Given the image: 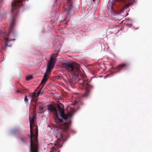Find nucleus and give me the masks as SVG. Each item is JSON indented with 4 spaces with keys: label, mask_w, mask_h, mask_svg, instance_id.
I'll list each match as a JSON object with an SVG mask.
<instances>
[{
    "label": "nucleus",
    "mask_w": 152,
    "mask_h": 152,
    "mask_svg": "<svg viewBox=\"0 0 152 152\" xmlns=\"http://www.w3.org/2000/svg\"><path fill=\"white\" fill-rule=\"evenodd\" d=\"M62 66L66 68L72 75V77L68 79L70 84L73 85L77 82L76 80L78 76L80 75L81 77V79L79 78L77 80L79 88L81 89H84L85 91V92L82 95V96L88 97L90 94L92 87L89 84L88 80L85 75L81 73L79 64L77 63H64Z\"/></svg>",
    "instance_id": "1"
},
{
    "label": "nucleus",
    "mask_w": 152,
    "mask_h": 152,
    "mask_svg": "<svg viewBox=\"0 0 152 152\" xmlns=\"http://www.w3.org/2000/svg\"><path fill=\"white\" fill-rule=\"evenodd\" d=\"M24 101H25V102H28V99H27V96H26L25 97V99H24Z\"/></svg>",
    "instance_id": "16"
},
{
    "label": "nucleus",
    "mask_w": 152,
    "mask_h": 152,
    "mask_svg": "<svg viewBox=\"0 0 152 152\" xmlns=\"http://www.w3.org/2000/svg\"><path fill=\"white\" fill-rule=\"evenodd\" d=\"M58 111L60 115L64 119L66 120L68 118H71L72 116V115L71 114H68L66 115L64 113V110L63 107H61L60 105L58 104L57 105Z\"/></svg>",
    "instance_id": "4"
},
{
    "label": "nucleus",
    "mask_w": 152,
    "mask_h": 152,
    "mask_svg": "<svg viewBox=\"0 0 152 152\" xmlns=\"http://www.w3.org/2000/svg\"><path fill=\"white\" fill-rule=\"evenodd\" d=\"M21 141L25 143L27 141V138L26 137H23L21 138Z\"/></svg>",
    "instance_id": "10"
},
{
    "label": "nucleus",
    "mask_w": 152,
    "mask_h": 152,
    "mask_svg": "<svg viewBox=\"0 0 152 152\" xmlns=\"http://www.w3.org/2000/svg\"><path fill=\"white\" fill-rule=\"evenodd\" d=\"M36 116V114H34L31 118H29L30 133V148L31 152H38V129H37L36 134L34 135L33 132V127L32 124L34 122Z\"/></svg>",
    "instance_id": "3"
},
{
    "label": "nucleus",
    "mask_w": 152,
    "mask_h": 152,
    "mask_svg": "<svg viewBox=\"0 0 152 152\" xmlns=\"http://www.w3.org/2000/svg\"><path fill=\"white\" fill-rule=\"evenodd\" d=\"M47 80L48 79L43 78L40 84L39 85V86L41 85L42 86V88L43 87L44 84L46 83Z\"/></svg>",
    "instance_id": "9"
},
{
    "label": "nucleus",
    "mask_w": 152,
    "mask_h": 152,
    "mask_svg": "<svg viewBox=\"0 0 152 152\" xmlns=\"http://www.w3.org/2000/svg\"><path fill=\"white\" fill-rule=\"evenodd\" d=\"M71 0H67V3L69 4H71ZM70 5H72V4H70Z\"/></svg>",
    "instance_id": "19"
},
{
    "label": "nucleus",
    "mask_w": 152,
    "mask_h": 152,
    "mask_svg": "<svg viewBox=\"0 0 152 152\" xmlns=\"http://www.w3.org/2000/svg\"><path fill=\"white\" fill-rule=\"evenodd\" d=\"M43 90H42V88H41L39 91H40V94H41L43 93Z\"/></svg>",
    "instance_id": "17"
},
{
    "label": "nucleus",
    "mask_w": 152,
    "mask_h": 152,
    "mask_svg": "<svg viewBox=\"0 0 152 152\" xmlns=\"http://www.w3.org/2000/svg\"><path fill=\"white\" fill-rule=\"evenodd\" d=\"M94 3L96 4L98 3V0H92V1Z\"/></svg>",
    "instance_id": "14"
},
{
    "label": "nucleus",
    "mask_w": 152,
    "mask_h": 152,
    "mask_svg": "<svg viewBox=\"0 0 152 152\" xmlns=\"http://www.w3.org/2000/svg\"><path fill=\"white\" fill-rule=\"evenodd\" d=\"M108 9H111V10H113V5L112 4L111 5L109 6V7H108Z\"/></svg>",
    "instance_id": "15"
},
{
    "label": "nucleus",
    "mask_w": 152,
    "mask_h": 152,
    "mask_svg": "<svg viewBox=\"0 0 152 152\" xmlns=\"http://www.w3.org/2000/svg\"><path fill=\"white\" fill-rule=\"evenodd\" d=\"M47 73L48 72H47V71H46V72H45V74H44L43 78L48 79V78L47 77L48 75Z\"/></svg>",
    "instance_id": "13"
},
{
    "label": "nucleus",
    "mask_w": 152,
    "mask_h": 152,
    "mask_svg": "<svg viewBox=\"0 0 152 152\" xmlns=\"http://www.w3.org/2000/svg\"><path fill=\"white\" fill-rule=\"evenodd\" d=\"M133 0H127L126 1V4L124 7V9H126L132 5L133 4Z\"/></svg>",
    "instance_id": "8"
},
{
    "label": "nucleus",
    "mask_w": 152,
    "mask_h": 152,
    "mask_svg": "<svg viewBox=\"0 0 152 152\" xmlns=\"http://www.w3.org/2000/svg\"><path fill=\"white\" fill-rule=\"evenodd\" d=\"M79 101V99H77V100H76L75 101V103L74 104H76Z\"/></svg>",
    "instance_id": "21"
},
{
    "label": "nucleus",
    "mask_w": 152,
    "mask_h": 152,
    "mask_svg": "<svg viewBox=\"0 0 152 152\" xmlns=\"http://www.w3.org/2000/svg\"><path fill=\"white\" fill-rule=\"evenodd\" d=\"M17 91H18V93H20L22 94L23 93V91L21 90H18Z\"/></svg>",
    "instance_id": "20"
},
{
    "label": "nucleus",
    "mask_w": 152,
    "mask_h": 152,
    "mask_svg": "<svg viewBox=\"0 0 152 152\" xmlns=\"http://www.w3.org/2000/svg\"><path fill=\"white\" fill-rule=\"evenodd\" d=\"M40 91H38L37 93H35L34 94H32V96H38L40 94Z\"/></svg>",
    "instance_id": "11"
},
{
    "label": "nucleus",
    "mask_w": 152,
    "mask_h": 152,
    "mask_svg": "<svg viewBox=\"0 0 152 152\" xmlns=\"http://www.w3.org/2000/svg\"><path fill=\"white\" fill-rule=\"evenodd\" d=\"M32 78V77L31 76H27L26 77V80H29Z\"/></svg>",
    "instance_id": "12"
},
{
    "label": "nucleus",
    "mask_w": 152,
    "mask_h": 152,
    "mask_svg": "<svg viewBox=\"0 0 152 152\" xmlns=\"http://www.w3.org/2000/svg\"><path fill=\"white\" fill-rule=\"evenodd\" d=\"M48 110L49 112H51L55 115L54 120L58 122L57 124L61 130L62 133L60 134V138L56 141L53 147H52L50 150V152H54L57 151L58 149L62 147L64 140V137L66 138L69 134L68 131L69 129V126L71 123V118H68V122H63L62 119L59 118L58 115V111L55 107L52 104H50L48 106Z\"/></svg>",
    "instance_id": "2"
},
{
    "label": "nucleus",
    "mask_w": 152,
    "mask_h": 152,
    "mask_svg": "<svg viewBox=\"0 0 152 152\" xmlns=\"http://www.w3.org/2000/svg\"><path fill=\"white\" fill-rule=\"evenodd\" d=\"M15 23V21L14 19H13L10 25V28H9V33H8L7 34V37H6L4 39V40L5 41V46L3 48V49L4 50H5L6 49V48L7 47H10L11 46V45H9L8 44V42H9V41L8 40V37H9V35L10 32V30H11V29L13 26H14V24Z\"/></svg>",
    "instance_id": "5"
},
{
    "label": "nucleus",
    "mask_w": 152,
    "mask_h": 152,
    "mask_svg": "<svg viewBox=\"0 0 152 152\" xmlns=\"http://www.w3.org/2000/svg\"><path fill=\"white\" fill-rule=\"evenodd\" d=\"M129 67V65L127 63H123L119 64L115 68L113 67L112 69H113L116 70L115 73L120 72L122 69H126Z\"/></svg>",
    "instance_id": "7"
},
{
    "label": "nucleus",
    "mask_w": 152,
    "mask_h": 152,
    "mask_svg": "<svg viewBox=\"0 0 152 152\" xmlns=\"http://www.w3.org/2000/svg\"><path fill=\"white\" fill-rule=\"evenodd\" d=\"M54 55L53 54L52 56H51L50 58V60L47 64V67L46 69V71L47 72H51V69H52L54 66L55 65V58H54L53 56Z\"/></svg>",
    "instance_id": "6"
},
{
    "label": "nucleus",
    "mask_w": 152,
    "mask_h": 152,
    "mask_svg": "<svg viewBox=\"0 0 152 152\" xmlns=\"http://www.w3.org/2000/svg\"><path fill=\"white\" fill-rule=\"evenodd\" d=\"M39 109H40V110L42 111V110H43L44 108L43 107H39Z\"/></svg>",
    "instance_id": "18"
}]
</instances>
